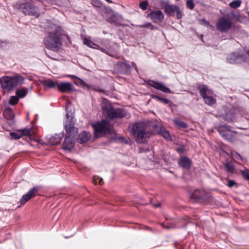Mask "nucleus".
<instances>
[{
  "mask_svg": "<svg viewBox=\"0 0 249 249\" xmlns=\"http://www.w3.org/2000/svg\"><path fill=\"white\" fill-rule=\"evenodd\" d=\"M148 3L147 1H142L139 5L140 7L143 10H145L147 8Z\"/></svg>",
  "mask_w": 249,
  "mask_h": 249,
  "instance_id": "35",
  "label": "nucleus"
},
{
  "mask_svg": "<svg viewBox=\"0 0 249 249\" xmlns=\"http://www.w3.org/2000/svg\"><path fill=\"white\" fill-rule=\"evenodd\" d=\"M220 135L226 140L233 142L235 138V133L232 128L226 125H220L217 128Z\"/></svg>",
  "mask_w": 249,
  "mask_h": 249,
  "instance_id": "7",
  "label": "nucleus"
},
{
  "mask_svg": "<svg viewBox=\"0 0 249 249\" xmlns=\"http://www.w3.org/2000/svg\"><path fill=\"white\" fill-rule=\"evenodd\" d=\"M84 44L91 48H96L97 46L96 44L89 40L87 38H84L83 39Z\"/></svg>",
  "mask_w": 249,
  "mask_h": 249,
  "instance_id": "25",
  "label": "nucleus"
},
{
  "mask_svg": "<svg viewBox=\"0 0 249 249\" xmlns=\"http://www.w3.org/2000/svg\"><path fill=\"white\" fill-rule=\"evenodd\" d=\"M151 97L152 98H154V99H157L158 101H161L165 104H167L169 103V101L167 99H166L165 98H161V97H159V96L152 95Z\"/></svg>",
  "mask_w": 249,
  "mask_h": 249,
  "instance_id": "30",
  "label": "nucleus"
},
{
  "mask_svg": "<svg viewBox=\"0 0 249 249\" xmlns=\"http://www.w3.org/2000/svg\"><path fill=\"white\" fill-rule=\"evenodd\" d=\"M93 182L95 184L99 183L100 185H102L103 184V179L98 176L94 177Z\"/></svg>",
  "mask_w": 249,
  "mask_h": 249,
  "instance_id": "32",
  "label": "nucleus"
},
{
  "mask_svg": "<svg viewBox=\"0 0 249 249\" xmlns=\"http://www.w3.org/2000/svg\"><path fill=\"white\" fill-rule=\"evenodd\" d=\"M130 133L136 138L138 143H143L150 136L147 124L143 122H138L129 126Z\"/></svg>",
  "mask_w": 249,
  "mask_h": 249,
  "instance_id": "2",
  "label": "nucleus"
},
{
  "mask_svg": "<svg viewBox=\"0 0 249 249\" xmlns=\"http://www.w3.org/2000/svg\"><path fill=\"white\" fill-rule=\"evenodd\" d=\"M177 151H178L179 153H182L183 152V148H178L177 149Z\"/></svg>",
  "mask_w": 249,
  "mask_h": 249,
  "instance_id": "44",
  "label": "nucleus"
},
{
  "mask_svg": "<svg viewBox=\"0 0 249 249\" xmlns=\"http://www.w3.org/2000/svg\"><path fill=\"white\" fill-rule=\"evenodd\" d=\"M11 77L13 79V83L15 87L21 85L24 83V78L19 74H15Z\"/></svg>",
  "mask_w": 249,
  "mask_h": 249,
  "instance_id": "17",
  "label": "nucleus"
},
{
  "mask_svg": "<svg viewBox=\"0 0 249 249\" xmlns=\"http://www.w3.org/2000/svg\"><path fill=\"white\" fill-rule=\"evenodd\" d=\"M10 136L12 139H19L21 138V136L20 135L18 134L17 133L12 132L10 133Z\"/></svg>",
  "mask_w": 249,
  "mask_h": 249,
  "instance_id": "37",
  "label": "nucleus"
},
{
  "mask_svg": "<svg viewBox=\"0 0 249 249\" xmlns=\"http://www.w3.org/2000/svg\"><path fill=\"white\" fill-rule=\"evenodd\" d=\"M227 60L230 64H238L245 62L246 57L241 50L233 52L227 56Z\"/></svg>",
  "mask_w": 249,
  "mask_h": 249,
  "instance_id": "8",
  "label": "nucleus"
},
{
  "mask_svg": "<svg viewBox=\"0 0 249 249\" xmlns=\"http://www.w3.org/2000/svg\"><path fill=\"white\" fill-rule=\"evenodd\" d=\"M158 128L160 129L159 133L163 138L168 140H170L171 139L169 132L165 128L159 126H158Z\"/></svg>",
  "mask_w": 249,
  "mask_h": 249,
  "instance_id": "23",
  "label": "nucleus"
},
{
  "mask_svg": "<svg viewBox=\"0 0 249 249\" xmlns=\"http://www.w3.org/2000/svg\"><path fill=\"white\" fill-rule=\"evenodd\" d=\"M19 8L26 15H32L36 17L39 16L36 8L30 2L20 4Z\"/></svg>",
  "mask_w": 249,
  "mask_h": 249,
  "instance_id": "10",
  "label": "nucleus"
},
{
  "mask_svg": "<svg viewBox=\"0 0 249 249\" xmlns=\"http://www.w3.org/2000/svg\"><path fill=\"white\" fill-rule=\"evenodd\" d=\"M101 106L103 113L110 118H123L126 116V112L124 110L121 108H113L106 100H103Z\"/></svg>",
  "mask_w": 249,
  "mask_h": 249,
  "instance_id": "4",
  "label": "nucleus"
},
{
  "mask_svg": "<svg viewBox=\"0 0 249 249\" xmlns=\"http://www.w3.org/2000/svg\"><path fill=\"white\" fill-rule=\"evenodd\" d=\"M235 182L233 180H229L228 181V186L229 187H232L235 184Z\"/></svg>",
  "mask_w": 249,
  "mask_h": 249,
  "instance_id": "42",
  "label": "nucleus"
},
{
  "mask_svg": "<svg viewBox=\"0 0 249 249\" xmlns=\"http://www.w3.org/2000/svg\"><path fill=\"white\" fill-rule=\"evenodd\" d=\"M70 76L71 77H75L76 78V77L73 75H70Z\"/></svg>",
  "mask_w": 249,
  "mask_h": 249,
  "instance_id": "48",
  "label": "nucleus"
},
{
  "mask_svg": "<svg viewBox=\"0 0 249 249\" xmlns=\"http://www.w3.org/2000/svg\"><path fill=\"white\" fill-rule=\"evenodd\" d=\"M67 120L65 123V128L67 135L65 138L63 147L64 149L70 150L74 146V140L78 133V129L74 127V124L71 121L72 118L69 114H66Z\"/></svg>",
  "mask_w": 249,
  "mask_h": 249,
  "instance_id": "3",
  "label": "nucleus"
},
{
  "mask_svg": "<svg viewBox=\"0 0 249 249\" xmlns=\"http://www.w3.org/2000/svg\"><path fill=\"white\" fill-rule=\"evenodd\" d=\"M235 112L236 109L234 108H231L230 111L226 114L225 116V120L229 122H232L235 120Z\"/></svg>",
  "mask_w": 249,
  "mask_h": 249,
  "instance_id": "19",
  "label": "nucleus"
},
{
  "mask_svg": "<svg viewBox=\"0 0 249 249\" xmlns=\"http://www.w3.org/2000/svg\"><path fill=\"white\" fill-rule=\"evenodd\" d=\"M38 191V189L36 187H34L30 189L28 192L24 195L19 200L21 205H24L27 201L30 200L32 198L34 197Z\"/></svg>",
  "mask_w": 249,
  "mask_h": 249,
  "instance_id": "13",
  "label": "nucleus"
},
{
  "mask_svg": "<svg viewBox=\"0 0 249 249\" xmlns=\"http://www.w3.org/2000/svg\"><path fill=\"white\" fill-rule=\"evenodd\" d=\"M107 2H109V3H111L112 1L110 0H106Z\"/></svg>",
  "mask_w": 249,
  "mask_h": 249,
  "instance_id": "47",
  "label": "nucleus"
},
{
  "mask_svg": "<svg viewBox=\"0 0 249 249\" xmlns=\"http://www.w3.org/2000/svg\"><path fill=\"white\" fill-rule=\"evenodd\" d=\"M18 102V96H12L10 101L9 104L11 105H15Z\"/></svg>",
  "mask_w": 249,
  "mask_h": 249,
  "instance_id": "34",
  "label": "nucleus"
},
{
  "mask_svg": "<svg viewBox=\"0 0 249 249\" xmlns=\"http://www.w3.org/2000/svg\"><path fill=\"white\" fill-rule=\"evenodd\" d=\"M57 88L61 92H67L72 90V85L70 82L60 83H58Z\"/></svg>",
  "mask_w": 249,
  "mask_h": 249,
  "instance_id": "16",
  "label": "nucleus"
},
{
  "mask_svg": "<svg viewBox=\"0 0 249 249\" xmlns=\"http://www.w3.org/2000/svg\"><path fill=\"white\" fill-rule=\"evenodd\" d=\"M140 28H151L153 29V26L150 23H147L144 24L139 25Z\"/></svg>",
  "mask_w": 249,
  "mask_h": 249,
  "instance_id": "40",
  "label": "nucleus"
},
{
  "mask_svg": "<svg viewBox=\"0 0 249 249\" xmlns=\"http://www.w3.org/2000/svg\"><path fill=\"white\" fill-rule=\"evenodd\" d=\"M174 123L178 127L181 128H187V124L184 122L179 119H175L174 120Z\"/></svg>",
  "mask_w": 249,
  "mask_h": 249,
  "instance_id": "24",
  "label": "nucleus"
},
{
  "mask_svg": "<svg viewBox=\"0 0 249 249\" xmlns=\"http://www.w3.org/2000/svg\"><path fill=\"white\" fill-rule=\"evenodd\" d=\"M178 163L180 166L186 169H189L191 165V161L186 157H181Z\"/></svg>",
  "mask_w": 249,
  "mask_h": 249,
  "instance_id": "18",
  "label": "nucleus"
},
{
  "mask_svg": "<svg viewBox=\"0 0 249 249\" xmlns=\"http://www.w3.org/2000/svg\"><path fill=\"white\" fill-rule=\"evenodd\" d=\"M27 91L25 89H22L17 91L16 95L18 98H24L27 94Z\"/></svg>",
  "mask_w": 249,
  "mask_h": 249,
  "instance_id": "26",
  "label": "nucleus"
},
{
  "mask_svg": "<svg viewBox=\"0 0 249 249\" xmlns=\"http://www.w3.org/2000/svg\"><path fill=\"white\" fill-rule=\"evenodd\" d=\"M165 11L170 16L176 15L177 18L180 19L182 16V12L179 8L175 5L166 4L164 6Z\"/></svg>",
  "mask_w": 249,
  "mask_h": 249,
  "instance_id": "11",
  "label": "nucleus"
},
{
  "mask_svg": "<svg viewBox=\"0 0 249 249\" xmlns=\"http://www.w3.org/2000/svg\"><path fill=\"white\" fill-rule=\"evenodd\" d=\"M41 84L46 87L49 88H53L57 87L58 83L57 81H54L50 79L43 80L41 81Z\"/></svg>",
  "mask_w": 249,
  "mask_h": 249,
  "instance_id": "21",
  "label": "nucleus"
},
{
  "mask_svg": "<svg viewBox=\"0 0 249 249\" xmlns=\"http://www.w3.org/2000/svg\"><path fill=\"white\" fill-rule=\"evenodd\" d=\"M232 23L231 19L227 17L220 18L216 23L217 29L220 32H227L232 27Z\"/></svg>",
  "mask_w": 249,
  "mask_h": 249,
  "instance_id": "9",
  "label": "nucleus"
},
{
  "mask_svg": "<svg viewBox=\"0 0 249 249\" xmlns=\"http://www.w3.org/2000/svg\"><path fill=\"white\" fill-rule=\"evenodd\" d=\"M46 36L44 39V44L48 49L57 51L61 45V36L63 31L61 28L53 23H48L45 28Z\"/></svg>",
  "mask_w": 249,
  "mask_h": 249,
  "instance_id": "1",
  "label": "nucleus"
},
{
  "mask_svg": "<svg viewBox=\"0 0 249 249\" xmlns=\"http://www.w3.org/2000/svg\"><path fill=\"white\" fill-rule=\"evenodd\" d=\"M147 17L155 23H160L164 18V15L160 10L154 11L148 14Z\"/></svg>",
  "mask_w": 249,
  "mask_h": 249,
  "instance_id": "14",
  "label": "nucleus"
},
{
  "mask_svg": "<svg viewBox=\"0 0 249 249\" xmlns=\"http://www.w3.org/2000/svg\"><path fill=\"white\" fill-rule=\"evenodd\" d=\"M242 175L245 179L249 180V170H246L242 171Z\"/></svg>",
  "mask_w": 249,
  "mask_h": 249,
  "instance_id": "38",
  "label": "nucleus"
},
{
  "mask_svg": "<svg viewBox=\"0 0 249 249\" xmlns=\"http://www.w3.org/2000/svg\"><path fill=\"white\" fill-rule=\"evenodd\" d=\"M200 93L206 104L212 106L216 103V100L213 96V91L206 86L200 88Z\"/></svg>",
  "mask_w": 249,
  "mask_h": 249,
  "instance_id": "6",
  "label": "nucleus"
},
{
  "mask_svg": "<svg viewBox=\"0 0 249 249\" xmlns=\"http://www.w3.org/2000/svg\"><path fill=\"white\" fill-rule=\"evenodd\" d=\"M63 137L62 134H56L50 139V143L51 145H56L60 143Z\"/></svg>",
  "mask_w": 249,
  "mask_h": 249,
  "instance_id": "20",
  "label": "nucleus"
},
{
  "mask_svg": "<svg viewBox=\"0 0 249 249\" xmlns=\"http://www.w3.org/2000/svg\"><path fill=\"white\" fill-rule=\"evenodd\" d=\"M149 85L157 89L161 90L163 92L169 93H172L171 90L168 88L166 87L162 83L151 81L149 82Z\"/></svg>",
  "mask_w": 249,
  "mask_h": 249,
  "instance_id": "15",
  "label": "nucleus"
},
{
  "mask_svg": "<svg viewBox=\"0 0 249 249\" xmlns=\"http://www.w3.org/2000/svg\"><path fill=\"white\" fill-rule=\"evenodd\" d=\"M231 155L232 158L234 160H239L241 159V157L240 156V155L235 151H232L231 152Z\"/></svg>",
  "mask_w": 249,
  "mask_h": 249,
  "instance_id": "33",
  "label": "nucleus"
},
{
  "mask_svg": "<svg viewBox=\"0 0 249 249\" xmlns=\"http://www.w3.org/2000/svg\"><path fill=\"white\" fill-rule=\"evenodd\" d=\"M225 167L227 171H228L229 172L233 173L234 172V168L233 165L230 162L226 163L225 165Z\"/></svg>",
  "mask_w": 249,
  "mask_h": 249,
  "instance_id": "31",
  "label": "nucleus"
},
{
  "mask_svg": "<svg viewBox=\"0 0 249 249\" xmlns=\"http://www.w3.org/2000/svg\"><path fill=\"white\" fill-rule=\"evenodd\" d=\"M90 137L91 135L89 132H83L79 135V142L80 143H85L90 139Z\"/></svg>",
  "mask_w": 249,
  "mask_h": 249,
  "instance_id": "22",
  "label": "nucleus"
},
{
  "mask_svg": "<svg viewBox=\"0 0 249 249\" xmlns=\"http://www.w3.org/2000/svg\"><path fill=\"white\" fill-rule=\"evenodd\" d=\"M186 5H187V7L189 9L192 10L194 8V6H195V4H194L193 0H188L186 2Z\"/></svg>",
  "mask_w": 249,
  "mask_h": 249,
  "instance_id": "36",
  "label": "nucleus"
},
{
  "mask_svg": "<svg viewBox=\"0 0 249 249\" xmlns=\"http://www.w3.org/2000/svg\"><path fill=\"white\" fill-rule=\"evenodd\" d=\"M11 76H3L0 79V83L5 92H8L15 88Z\"/></svg>",
  "mask_w": 249,
  "mask_h": 249,
  "instance_id": "12",
  "label": "nucleus"
},
{
  "mask_svg": "<svg viewBox=\"0 0 249 249\" xmlns=\"http://www.w3.org/2000/svg\"><path fill=\"white\" fill-rule=\"evenodd\" d=\"M237 110L240 112L242 116H244L247 119L249 120V116L245 113L244 110L243 109H238Z\"/></svg>",
  "mask_w": 249,
  "mask_h": 249,
  "instance_id": "41",
  "label": "nucleus"
},
{
  "mask_svg": "<svg viewBox=\"0 0 249 249\" xmlns=\"http://www.w3.org/2000/svg\"><path fill=\"white\" fill-rule=\"evenodd\" d=\"M94 128L95 137L99 138L109 132L110 125L106 120H102L101 122L92 124Z\"/></svg>",
  "mask_w": 249,
  "mask_h": 249,
  "instance_id": "5",
  "label": "nucleus"
},
{
  "mask_svg": "<svg viewBox=\"0 0 249 249\" xmlns=\"http://www.w3.org/2000/svg\"><path fill=\"white\" fill-rule=\"evenodd\" d=\"M21 135L22 136H30L32 135V129L29 128H26L21 129Z\"/></svg>",
  "mask_w": 249,
  "mask_h": 249,
  "instance_id": "29",
  "label": "nucleus"
},
{
  "mask_svg": "<svg viewBox=\"0 0 249 249\" xmlns=\"http://www.w3.org/2000/svg\"><path fill=\"white\" fill-rule=\"evenodd\" d=\"M200 23L201 24H203L205 26H206L207 27L208 26H210L211 27H213L212 25H211V24H210V23L207 21L206 20L204 19H200Z\"/></svg>",
  "mask_w": 249,
  "mask_h": 249,
  "instance_id": "39",
  "label": "nucleus"
},
{
  "mask_svg": "<svg viewBox=\"0 0 249 249\" xmlns=\"http://www.w3.org/2000/svg\"><path fill=\"white\" fill-rule=\"evenodd\" d=\"M4 115L7 119L11 120L14 118L13 112L11 109H6L4 111Z\"/></svg>",
  "mask_w": 249,
  "mask_h": 249,
  "instance_id": "27",
  "label": "nucleus"
},
{
  "mask_svg": "<svg viewBox=\"0 0 249 249\" xmlns=\"http://www.w3.org/2000/svg\"><path fill=\"white\" fill-rule=\"evenodd\" d=\"M153 206H155L156 207H160V203H158L157 204H153Z\"/></svg>",
  "mask_w": 249,
  "mask_h": 249,
  "instance_id": "45",
  "label": "nucleus"
},
{
  "mask_svg": "<svg viewBox=\"0 0 249 249\" xmlns=\"http://www.w3.org/2000/svg\"><path fill=\"white\" fill-rule=\"evenodd\" d=\"M246 54L249 56V50L247 51Z\"/></svg>",
  "mask_w": 249,
  "mask_h": 249,
  "instance_id": "46",
  "label": "nucleus"
},
{
  "mask_svg": "<svg viewBox=\"0 0 249 249\" xmlns=\"http://www.w3.org/2000/svg\"><path fill=\"white\" fill-rule=\"evenodd\" d=\"M176 1H178V0H176Z\"/></svg>",
  "mask_w": 249,
  "mask_h": 249,
  "instance_id": "49",
  "label": "nucleus"
},
{
  "mask_svg": "<svg viewBox=\"0 0 249 249\" xmlns=\"http://www.w3.org/2000/svg\"><path fill=\"white\" fill-rule=\"evenodd\" d=\"M66 110H67L69 108H71V105L70 103H68L66 107Z\"/></svg>",
  "mask_w": 249,
  "mask_h": 249,
  "instance_id": "43",
  "label": "nucleus"
},
{
  "mask_svg": "<svg viewBox=\"0 0 249 249\" xmlns=\"http://www.w3.org/2000/svg\"><path fill=\"white\" fill-rule=\"evenodd\" d=\"M241 4V1L240 0H235L230 3L229 5L232 8L239 7Z\"/></svg>",
  "mask_w": 249,
  "mask_h": 249,
  "instance_id": "28",
  "label": "nucleus"
}]
</instances>
